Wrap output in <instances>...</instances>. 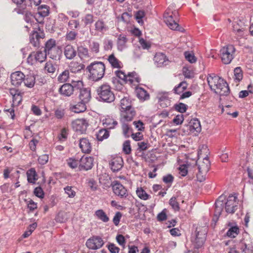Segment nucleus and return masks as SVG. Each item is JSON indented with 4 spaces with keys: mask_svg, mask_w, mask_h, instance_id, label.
Segmentation results:
<instances>
[{
    "mask_svg": "<svg viewBox=\"0 0 253 253\" xmlns=\"http://www.w3.org/2000/svg\"><path fill=\"white\" fill-rule=\"evenodd\" d=\"M207 82L211 89L220 96H226L230 92L229 87L226 82L222 78L214 74L209 75Z\"/></svg>",
    "mask_w": 253,
    "mask_h": 253,
    "instance_id": "obj_1",
    "label": "nucleus"
},
{
    "mask_svg": "<svg viewBox=\"0 0 253 253\" xmlns=\"http://www.w3.org/2000/svg\"><path fill=\"white\" fill-rule=\"evenodd\" d=\"M87 68L90 74L91 78L93 80L98 81L103 77L105 66L102 62H96L91 63Z\"/></svg>",
    "mask_w": 253,
    "mask_h": 253,
    "instance_id": "obj_2",
    "label": "nucleus"
},
{
    "mask_svg": "<svg viewBox=\"0 0 253 253\" xmlns=\"http://www.w3.org/2000/svg\"><path fill=\"white\" fill-rule=\"evenodd\" d=\"M96 92L99 97L104 102L110 103L115 100L114 94L108 84L101 85L97 87Z\"/></svg>",
    "mask_w": 253,
    "mask_h": 253,
    "instance_id": "obj_3",
    "label": "nucleus"
},
{
    "mask_svg": "<svg viewBox=\"0 0 253 253\" xmlns=\"http://www.w3.org/2000/svg\"><path fill=\"white\" fill-rule=\"evenodd\" d=\"M235 48L233 45L229 44L223 47L220 50L221 60L223 63H230L234 58Z\"/></svg>",
    "mask_w": 253,
    "mask_h": 253,
    "instance_id": "obj_4",
    "label": "nucleus"
},
{
    "mask_svg": "<svg viewBox=\"0 0 253 253\" xmlns=\"http://www.w3.org/2000/svg\"><path fill=\"white\" fill-rule=\"evenodd\" d=\"M199 173L197 174V177L200 181L205 179V176L209 171L210 167V162L207 156L203 158L202 161L198 162Z\"/></svg>",
    "mask_w": 253,
    "mask_h": 253,
    "instance_id": "obj_5",
    "label": "nucleus"
},
{
    "mask_svg": "<svg viewBox=\"0 0 253 253\" xmlns=\"http://www.w3.org/2000/svg\"><path fill=\"white\" fill-rule=\"evenodd\" d=\"M46 58V52L45 51H38L32 52L27 58V62L33 65L37 62H43Z\"/></svg>",
    "mask_w": 253,
    "mask_h": 253,
    "instance_id": "obj_6",
    "label": "nucleus"
},
{
    "mask_svg": "<svg viewBox=\"0 0 253 253\" xmlns=\"http://www.w3.org/2000/svg\"><path fill=\"white\" fill-rule=\"evenodd\" d=\"M170 12L167 11L164 13V20L167 26L172 30H177L183 32L184 29L180 27L177 23L175 20L173 19L172 15H169Z\"/></svg>",
    "mask_w": 253,
    "mask_h": 253,
    "instance_id": "obj_7",
    "label": "nucleus"
},
{
    "mask_svg": "<svg viewBox=\"0 0 253 253\" xmlns=\"http://www.w3.org/2000/svg\"><path fill=\"white\" fill-rule=\"evenodd\" d=\"M238 202L236 196L230 195L225 203V209L227 212L233 213L237 209Z\"/></svg>",
    "mask_w": 253,
    "mask_h": 253,
    "instance_id": "obj_8",
    "label": "nucleus"
},
{
    "mask_svg": "<svg viewBox=\"0 0 253 253\" xmlns=\"http://www.w3.org/2000/svg\"><path fill=\"white\" fill-rule=\"evenodd\" d=\"M104 245L102 239L98 236H93L88 239L86 245L88 248L91 250H97L101 248Z\"/></svg>",
    "mask_w": 253,
    "mask_h": 253,
    "instance_id": "obj_9",
    "label": "nucleus"
},
{
    "mask_svg": "<svg viewBox=\"0 0 253 253\" xmlns=\"http://www.w3.org/2000/svg\"><path fill=\"white\" fill-rule=\"evenodd\" d=\"M72 126L76 131L83 133L86 131L88 126V122L84 119H79L73 122Z\"/></svg>",
    "mask_w": 253,
    "mask_h": 253,
    "instance_id": "obj_10",
    "label": "nucleus"
},
{
    "mask_svg": "<svg viewBox=\"0 0 253 253\" xmlns=\"http://www.w3.org/2000/svg\"><path fill=\"white\" fill-rule=\"evenodd\" d=\"M206 237V231H198L196 230V237L193 242L194 244L195 248L199 249L201 248L204 244Z\"/></svg>",
    "mask_w": 253,
    "mask_h": 253,
    "instance_id": "obj_11",
    "label": "nucleus"
},
{
    "mask_svg": "<svg viewBox=\"0 0 253 253\" xmlns=\"http://www.w3.org/2000/svg\"><path fill=\"white\" fill-rule=\"evenodd\" d=\"M154 60L156 65L160 67L167 66L169 63V61L165 54L161 52H158L156 54L154 58Z\"/></svg>",
    "mask_w": 253,
    "mask_h": 253,
    "instance_id": "obj_12",
    "label": "nucleus"
},
{
    "mask_svg": "<svg viewBox=\"0 0 253 253\" xmlns=\"http://www.w3.org/2000/svg\"><path fill=\"white\" fill-rule=\"evenodd\" d=\"M10 77L12 84L18 86L23 83L25 76L22 72L17 71L12 73Z\"/></svg>",
    "mask_w": 253,
    "mask_h": 253,
    "instance_id": "obj_13",
    "label": "nucleus"
},
{
    "mask_svg": "<svg viewBox=\"0 0 253 253\" xmlns=\"http://www.w3.org/2000/svg\"><path fill=\"white\" fill-rule=\"evenodd\" d=\"M9 93L12 96V105L18 106L22 101L23 93L19 90L14 88L10 89Z\"/></svg>",
    "mask_w": 253,
    "mask_h": 253,
    "instance_id": "obj_14",
    "label": "nucleus"
},
{
    "mask_svg": "<svg viewBox=\"0 0 253 253\" xmlns=\"http://www.w3.org/2000/svg\"><path fill=\"white\" fill-rule=\"evenodd\" d=\"M113 190L115 194L122 198H126L128 195L126 189L120 183H116L113 185Z\"/></svg>",
    "mask_w": 253,
    "mask_h": 253,
    "instance_id": "obj_15",
    "label": "nucleus"
},
{
    "mask_svg": "<svg viewBox=\"0 0 253 253\" xmlns=\"http://www.w3.org/2000/svg\"><path fill=\"white\" fill-rule=\"evenodd\" d=\"M93 159L91 157H83L80 160L79 167L81 169L87 170L92 168Z\"/></svg>",
    "mask_w": 253,
    "mask_h": 253,
    "instance_id": "obj_16",
    "label": "nucleus"
},
{
    "mask_svg": "<svg viewBox=\"0 0 253 253\" xmlns=\"http://www.w3.org/2000/svg\"><path fill=\"white\" fill-rule=\"evenodd\" d=\"M109 164L113 171H118L123 166V159L120 157H115L111 160Z\"/></svg>",
    "mask_w": 253,
    "mask_h": 253,
    "instance_id": "obj_17",
    "label": "nucleus"
},
{
    "mask_svg": "<svg viewBox=\"0 0 253 253\" xmlns=\"http://www.w3.org/2000/svg\"><path fill=\"white\" fill-rule=\"evenodd\" d=\"M189 129L191 133L197 134L201 130V126L200 121L197 119L191 120L189 123Z\"/></svg>",
    "mask_w": 253,
    "mask_h": 253,
    "instance_id": "obj_18",
    "label": "nucleus"
},
{
    "mask_svg": "<svg viewBox=\"0 0 253 253\" xmlns=\"http://www.w3.org/2000/svg\"><path fill=\"white\" fill-rule=\"evenodd\" d=\"M80 148L84 153H89L91 150V145L88 139L86 138L80 139Z\"/></svg>",
    "mask_w": 253,
    "mask_h": 253,
    "instance_id": "obj_19",
    "label": "nucleus"
},
{
    "mask_svg": "<svg viewBox=\"0 0 253 253\" xmlns=\"http://www.w3.org/2000/svg\"><path fill=\"white\" fill-rule=\"evenodd\" d=\"M59 91L63 95L70 96L73 93L74 87L70 84H65L60 87Z\"/></svg>",
    "mask_w": 253,
    "mask_h": 253,
    "instance_id": "obj_20",
    "label": "nucleus"
},
{
    "mask_svg": "<svg viewBox=\"0 0 253 253\" xmlns=\"http://www.w3.org/2000/svg\"><path fill=\"white\" fill-rule=\"evenodd\" d=\"M64 54L66 58L72 59L76 56L77 52L72 45L68 44L64 48Z\"/></svg>",
    "mask_w": 253,
    "mask_h": 253,
    "instance_id": "obj_21",
    "label": "nucleus"
},
{
    "mask_svg": "<svg viewBox=\"0 0 253 253\" xmlns=\"http://www.w3.org/2000/svg\"><path fill=\"white\" fill-rule=\"evenodd\" d=\"M107 60L113 68L120 69L123 67L122 63L115 56L114 53L109 55Z\"/></svg>",
    "mask_w": 253,
    "mask_h": 253,
    "instance_id": "obj_22",
    "label": "nucleus"
},
{
    "mask_svg": "<svg viewBox=\"0 0 253 253\" xmlns=\"http://www.w3.org/2000/svg\"><path fill=\"white\" fill-rule=\"evenodd\" d=\"M79 98L81 101L84 103H87L90 100L91 94L89 89L87 88H82L80 90Z\"/></svg>",
    "mask_w": 253,
    "mask_h": 253,
    "instance_id": "obj_23",
    "label": "nucleus"
},
{
    "mask_svg": "<svg viewBox=\"0 0 253 253\" xmlns=\"http://www.w3.org/2000/svg\"><path fill=\"white\" fill-rule=\"evenodd\" d=\"M135 115V112L133 108L126 109L123 110L122 116L124 121H131Z\"/></svg>",
    "mask_w": 253,
    "mask_h": 253,
    "instance_id": "obj_24",
    "label": "nucleus"
},
{
    "mask_svg": "<svg viewBox=\"0 0 253 253\" xmlns=\"http://www.w3.org/2000/svg\"><path fill=\"white\" fill-rule=\"evenodd\" d=\"M160 105L163 108L167 107L170 105V101L168 98L167 94H159L157 96Z\"/></svg>",
    "mask_w": 253,
    "mask_h": 253,
    "instance_id": "obj_25",
    "label": "nucleus"
},
{
    "mask_svg": "<svg viewBox=\"0 0 253 253\" xmlns=\"http://www.w3.org/2000/svg\"><path fill=\"white\" fill-rule=\"evenodd\" d=\"M27 180L29 183H35L38 179V174L35 168H31L27 171Z\"/></svg>",
    "mask_w": 253,
    "mask_h": 253,
    "instance_id": "obj_26",
    "label": "nucleus"
},
{
    "mask_svg": "<svg viewBox=\"0 0 253 253\" xmlns=\"http://www.w3.org/2000/svg\"><path fill=\"white\" fill-rule=\"evenodd\" d=\"M117 124V122L109 116L103 120V125L107 129H113Z\"/></svg>",
    "mask_w": 253,
    "mask_h": 253,
    "instance_id": "obj_27",
    "label": "nucleus"
},
{
    "mask_svg": "<svg viewBox=\"0 0 253 253\" xmlns=\"http://www.w3.org/2000/svg\"><path fill=\"white\" fill-rule=\"evenodd\" d=\"M70 109L72 111L76 113L83 112L86 109V104L81 101L76 105H71Z\"/></svg>",
    "mask_w": 253,
    "mask_h": 253,
    "instance_id": "obj_28",
    "label": "nucleus"
},
{
    "mask_svg": "<svg viewBox=\"0 0 253 253\" xmlns=\"http://www.w3.org/2000/svg\"><path fill=\"white\" fill-rule=\"evenodd\" d=\"M35 80L36 78L34 75H28L25 76L23 82L26 86L29 88H32L35 84Z\"/></svg>",
    "mask_w": 253,
    "mask_h": 253,
    "instance_id": "obj_29",
    "label": "nucleus"
},
{
    "mask_svg": "<svg viewBox=\"0 0 253 253\" xmlns=\"http://www.w3.org/2000/svg\"><path fill=\"white\" fill-rule=\"evenodd\" d=\"M137 96L142 100H148L149 98V94L143 88L138 87L136 89Z\"/></svg>",
    "mask_w": 253,
    "mask_h": 253,
    "instance_id": "obj_30",
    "label": "nucleus"
},
{
    "mask_svg": "<svg viewBox=\"0 0 253 253\" xmlns=\"http://www.w3.org/2000/svg\"><path fill=\"white\" fill-rule=\"evenodd\" d=\"M84 67V66L76 61H72L69 65L70 70L73 73H78L81 71Z\"/></svg>",
    "mask_w": 253,
    "mask_h": 253,
    "instance_id": "obj_31",
    "label": "nucleus"
},
{
    "mask_svg": "<svg viewBox=\"0 0 253 253\" xmlns=\"http://www.w3.org/2000/svg\"><path fill=\"white\" fill-rule=\"evenodd\" d=\"M127 40L126 38V37L124 35H120L118 39V42H117V46H118V49L122 51L126 47V43Z\"/></svg>",
    "mask_w": 253,
    "mask_h": 253,
    "instance_id": "obj_32",
    "label": "nucleus"
},
{
    "mask_svg": "<svg viewBox=\"0 0 253 253\" xmlns=\"http://www.w3.org/2000/svg\"><path fill=\"white\" fill-rule=\"evenodd\" d=\"M78 55L82 59H88L89 57L87 48L83 46H80L78 48Z\"/></svg>",
    "mask_w": 253,
    "mask_h": 253,
    "instance_id": "obj_33",
    "label": "nucleus"
},
{
    "mask_svg": "<svg viewBox=\"0 0 253 253\" xmlns=\"http://www.w3.org/2000/svg\"><path fill=\"white\" fill-rule=\"evenodd\" d=\"M95 215L104 222H107L109 220V218L102 210H97L95 212Z\"/></svg>",
    "mask_w": 253,
    "mask_h": 253,
    "instance_id": "obj_34",
    "label": "nucleus"
},
{
    "mask_svg": "<svg viewBox=\"0 0 253 253\" xmlns=\"http://www.w3.org/2000/svg\"><path fill=\"white\" fill-rule=\"evenodd\" d=\"M120 106L122 112H123V110L132 108L131 101L127 97H124L121 99Z\"/></svg>",
    "mask_w": 253,
    "mask_h": 253,
    "instance_id": "obj_35",
    "label": "nucleus"
},
{
    "mask_svg": "<svg viewBox=\"0 0 253 253\" xmlns=\"http://www.w3.org/2000/svg\"><path fill=\"white\" fill-rule=\"evenodd\" d=\"M109 136V132L106 129H100L96 134L97 139L98 141H102L107 139Z\"/></svg>",
    "mask_w": 253,
    "mask_h": 253,
    "instance_id": "obj_36",
    "label": "nucleus"
},
{
    "mask_svg": "<svg viewBox=\"0 0 253 253\" xmlns=\"http://www.w3.org/2000/svg\"><path fill=\"white\" fill-rule=\"evenodd\" d=\"M42 37L37 32H34L30 37V42L35 47L39 45V39Z\"/></svg>",
    "mask_w": 253,
    "mask_h": 253,
    "instance_id": "obj_37",
    "label": "nucleus"
},
{
    "mask_svg": "<svg viewBox=\"0 0 253 253\" xmlns=\"http://www.w3.org/2000/svg\"><path fill=\"white\" fill-rule=\"evenodd\" d=\"M95 30L97 31L103 32L107 30V27L104 21L102 20H99L95 23Z\"/></svg>",
    "mask_w": 253,
    "mask_h": 253,
    "instance_id": "obj_38",
    "label": "nucleus"
},
{
    "mask_svg": "<svg viewBox=\"0 0 253 253\" xmlns=\"http://www.w3.org/2000/svg\"><path fill=\"white\" fill-rule=\"evenodd\" d=\"M187 84L186 82H181L177 86L174 88V92L176 94H180L183 93V91L187 88Z\"/></svg>",
    "mask_w": 253,
    "mask_h": 253,
    "instance_id": "obj_39",
    "label": "nucleus"
},
{
    "mask_svg": "<svg viewBox=\"0 0 253 253\" xmlns=\"http://www.w3.org/2000/svg\"><path fill=\"white\" fill-rule=\"evenodd\" d=\"M136 194L142 200H146L150 198L148 195L142 188H138L136 190Z\"/></svg>",
    "mask_w": 253,
    "mask_h": 253,
    "instance_id": "obj_40",
    "label": "nucleus"
},
{
    "mask_svg": "<svg viewBox=\"0 0 253 253\" xmlns=\"http://www.w3.org/2000/svg\"><path fill=\"white\" fill-rule=\"evenodd\" d=\"M69 79V71L65 70L58 77V80L61 83L67 82Z\"/></svg>",
    "mask_w": 253,
    "mask_h": 253,
    "instance_id": "obj_41",
    "label": "nucleus"
},
{
    "mask_svg": "<svg viewBox=\"0 0 253 253\" xmlns=\"http://www.w3.org/2000/svg\"><path fill=\"white\" fill-rule=\"evenodd\" d=\"M68 218V215L66 212L60 211L57 215L56 220L58 222L63 223L65 222Z\"/></svg>",
    "mask_w": 253,
    "mask_h": 253,
    "instance_id": "obj_42",
    "label": "nucleus"
},
{
    "mask_svg": "<svg viewBox=\"0 0 253 253\" xmlns=\"http://www.w3.org/2000/svg\"><path fill=\"white\" fill-rule=\"evenodd\" d=\"M128 79V81L130 83L134 82L138 83L140 82V78L135 72L129 73Z\"/></svg>",
    "mask_w": 253,
    "mask_h": 253,
    "instance_id": "obj_43",
    "label": "nucleus"
},
{
    "mask_svg": "<svg viewBox=\"0 0 253 253\" xmlns=\"http://www.w3.org/2000/svg\"><path fill=\"white\" fill-rule=\"evenodd\" d=\"M184 56L186 59L191 63H195L197 61V58L192 52L185 51L184 52Z\"/></svg>",
    "mask_w": 253,
    "mask_h": 253,
    "instance_id": "obj_44",
    "label": "nucleus"
},
{
    "mask_svg": "<svg viewBox=\"0 0 253 253\" xmlns=\"http://www.w3.org/2000/svg\"><path fill=\"white\" fill-rule=\"evenodd\" d=\"M239 233V228L236 227L230 228L227 231L226 234L227 236L231 238H235Z\"/></svg>",
    "mask_w": 253,
    "mask_h": 253,
    "instance_id": "obj_45",
    "label": "nucleus"
},
{
    "mask_svg": "<svg viewBox=\"0 0 253 253\" xmlns=\"http://www.w3.org/2000/svg\"><path fill=\"white\" fill-rule=\"evenodd\" d=\"M38 13L42 17H45L48 15L49 13L48 7L47 5H42L39 8Z\"/></svg>",
    "mask_w": 253,
    "mask_h": 253,
    "instance_id": "obj_46",
    "label": "nucleus"
},
{
    "mask_svg": "<svg viewBox=\"0 0 253 253\" xmlns=\"http://www.w3.org/2000/svg\"><path fill=\"white\" fill-rule=\"evenodd\" d=\"M123 152L126 154H129L131 153V148L130 146V141L126 140L124 142L123 146Z\"/></svg>",
    "mask_w": 253,
    "mask_h": 253,
    "instance_id": "obj_47",
    "label": "nucleus"
},
{
    "mask_svg": "<svg viewBox=\"0 0 253 253\" xmlns=\"http://www.w3.org/2000/svg\"><path fill=\"white\" fill-rule=\"evenodd\" d=\"M234 79L237 82H240L243 78L242 71L240 68L237 67L234 69Z\"/></svg>",
    "mask_w": 253,
    "mask_h": 253,
    "instance_id": "obj_48",
    "label": "nucleus"
},
{
    "mask_svg": "<svg viewBox=\"0 0 253 253\" xmlns=\"http://www.w3.org/2000/svg\"><path fill=\"white\" fill-rule=\"evenodd\" d=\"M169 205L174 211H178L179 210V206L175 197H173L169 200Z\"/></svg>",
    "mask_w": 253,
    "mask_h": 253,
    "instance_id": "obj_49",
    "label": "nucleus"
},
{
    "mask_svg": "<svg viewBox=\"0 0 253 253\" xmlns=\"http://www.w3.org/2000/svg\"><path fill=\"white\" fill-rule=\"evenodd\" d=\"M44 69L49 73L55 72L56 68L51 62H47L45 65Z\"/></svg>",
    "mask_w": 253,
    "mask_h": 253,
    "instance_id": "obj_50",
    "label": "nucleus"
},
{
    "mask_svg": "<svg viewBox=\"0 0 253 253\" xmlns=\"http://www.w3.org/2000/svg\"><path fill=\"white\" fill-rule=\"evenodd\" d=\"M145 16V13L142 10H139L137 12H136L135 16V18L137 20V21L141 24H142L143 23V21L142 20V18Z\"/></svg>",
    "mask_w": 253,
    "mask_h": 253,
    "instance_id": "obj_51",
    "label": "nucleus"
},
{
    "mask_svg": "<svg viewBox=\"0 0 253 253\" xmlns=\"http://www.w3.org/2000/svg\"><path fill=\"white\" fill-rule=\"evenodd\" d=\"M187 106L182 103H180L175 106V110L181 113L185 112L187 110Z\"/></svg>",
    "mask_w": 253,
    "mask_h": 253,
    "instance_id": "obj_52",
    "label": "nucleus"
},
{
    "mask_svg": "<svg viewBox=\"0 0 253 253\" xmlns=\"http://www.w3.org/2000/svg\"><path fill=\"white\" fill-rule=\"evenodd\" d=\"M116 76L122 81L125 82L128 81V74L126 75L124 72L122 71H116Z\"/></svg>",
    "mask_w": 253,
    "mask_h": 253,
    "instance_id": "obj_53",
    "label": "nucleus"
},
{
    "mask_svg": "<svg viewBox=\"0 0 253 253\" xmlns=\"http://www.w3.org/2000/svg\"><path fill=\"white\" fill-rule=\"evenodd\" d=\"M225 199V196L224 195L220 196L218 199L217 200L215 203V207L217 210L218 208H219V210H220V209L222 208L223 204V201Z\"/></svg>",
    "mask_w": 253,
    "mask_h": 253,
    "instance_id": "obj_54",
    "label": "nucleus"
},
{
    "mask_svg": "<svg viewBox=\"0 0 253 253\" xmlns=\"http://www.w3.org/2000/svg\"><path fill=\"white\" fill-rule=\"evenodd\" d=\"M65 192L70 198H73L75 196L76 192L72 189V187L67 186L64 188Z\"/></svg>",
    "mask_w": 253,
    "mask_h": 253,
    "instance_id": "obj_55",
    "label": "nucleus"
},
{
    "mask_svg": "<svg viewBox=\"0 0 253 253\" xmlns=\"http://www.w3.org/2000/svg\"><path fill=\"white\" fill-rule=\"evenodd\" d=\"M245 28L243 27H239L238 23H235L233 25V30L237 33L239 36H242Z\"/></svg>",
    "mask_w": 253,
    "mask_h": 253,
    "instance_id": "obj_56",
    "label": "nucleus"
},
{
    "mask_svg": "<svg viewBox=\"0 0 253 253\" xmlns=\"http://www.w3.org/2000/svg\"><path fill=\"white\" fill-rule=\"evenodd\" d=\"M122 130L123 133L126 137H128L129 136V131L130 130V127L127 124L123 123L122 124Z\"/></svg>",
    "mask_w": 253,
    "mask_h": 253,
    "instance_id": "obj_57",
    "label": "nucleus"
},
{
    "mask_svg": "<svg viewBox=\"0 0 253 253\" xmlns=\"http://www.w3.org/2000/svg\"><path fill=\"white\" fill-rule=\"evenodd\" d=\"M85 25L91 24L93 22V16L92 14H86L83 19Z\"/></svg>",
    "mask_w": 253,
    "mask_h": 253,
    "instance_id": "obj_58",
    "label": "nucleus"
},
{
    "mask_svg": "<svg viewBox=\"0 0 253 253\" xmlns=\"http://www.w3.org/2000/svg\"><path fill=\"white\" fill-rule=\"evenodd\" d=\"M55 42L54 40H48L45 44V47L44 51L46 52L47 51H49L52 47L55 46Z\"/></svg>",
    "mask_w": 253,
    "mask_h": 253,
    "instance_id": "obj_59",
    "label": "nucleus"
},
{
    "mask_svg": "<svg viewBox=\"0 0 253 253\" xmlns=\"http://www.w3.org/2000/svg\"><path fill=\"white\" fill-rule=\"evenodd\" d=\"M108 249L111 253H119L120 251V248L113 243H110L108 245Z\"/></svg>",
    "mask_w": 253,
    "mask_h": 253,
    "instance_id": "obj_60",
    "label": "nucleus"
},
{
    "mask_svg": "<svg viewBox=\"0 0 253 253\" xmlns=\"http://www.w3.org/2000/svg\"><path fill=\"white\" fill-rule=\"evenodd\" d=\"M122 216V214L120 211H118L115 213V215H114L113 219V221L116 226L119 225Z\"/></svg>",
    "mask_w": 253,
    "mask_h": 253,
    "instance_id": "obj_61",
    "label": "nucleus"
},
{
    "mask_svg": "<svg viewBox=\"0 0 253 253\" xmlns=\"http://www.w3.org/2000/svg\"><path fill=\"white\" fill-rule=\"evenodd\" d=\"M178 169L179 174L181 176H185L187 175L188 172L187 164L180 166Z\"/></svg>",
    "mask_w": 253,
    "mask_h": 253,
    "instance_id": "obj_62",
    "label": "nucleus"
},
{
    "mask_svg": "<svg viewBox=\"0 0 253 253\" xmlns=\"http://www.w3.org/2000/svg\"><path fill=\"white\" fill-rule=\"evenodd\" d=\"M67 163L70 168L74 169L77 167L78 161L72 158H70L67 160Z\"/></svg>",
    "mask_w": 253,
    "mask_h": 253,
    "instance_id": "obj_63",
    "label": "nucleus"
},
{
    "mask_svg": "<svg viewBox=\"0 0 253 253\" xmlns=\"http://www.w3.org/2000/svg\"><path fill=\"white\" fill-rule=\"evenodd\" d=\"M184 120L183 115L182 114H179L175 116L173 120V122L176 125H180L182 123Z\"/></svg>",
    "mask_w": 253,
    "mask_h": 253,
    "instance_id": "obj_64",
    "label": "nucleus"
}]
</instances>
